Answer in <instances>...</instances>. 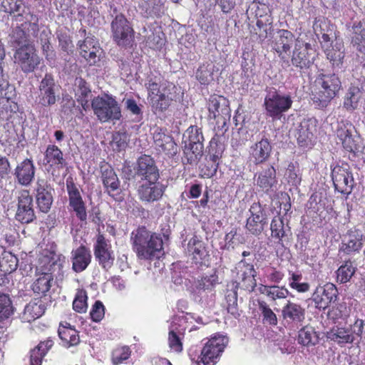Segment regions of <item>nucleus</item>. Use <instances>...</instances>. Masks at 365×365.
<instances>
[{"label": "nucleus", "instance_id": "f257e3e1", "mask_svg": "<svg viewBox=\"0 0 365 365\" xmlns=\"http://www.w3.org/2000/svg\"><path fill=\"white\" fill-rule=\"evenodd\" d=\"M130 241L133 251L140 259L153 260L164 254L163 240L160 235L152 232L145 227H140L131 232Z\"/></svg>", "mask_w": 365, "mask_h": 365}, {"label": "nucleus", "instance_id": "f03ea898", "mask_svg": "<svg viewBox=\"0 0 365 365\" xmlns=\"http://www.w3.org/2000/svg\"><path fill=\"white\" fill-rule=\"evenodd\" d=\"M108 14L112 18L110 29L113 40L119 46H131L134 41V31L130 22L115 4H110Z\"/></svg>", "mask_w": 365, "mask_h": 365}, {"label": "nucleus", "instance_id": "7ed1b4c3", "mask_svg": "<svg viewBox=\"0 0 365 365\" xmlns=\"http://www.w3.org/2000/svg\"><path fill=\"white\" fill-rule=\"evenodd\" d=\"M293 100L290 93H284L274 88L266 91L263 107L264 114L272 120H281L284 113L292 106Z\"/></svg>", "mask_w": 365, "mask_h": 365}, {"label": "nucleus", "instance_id": "20e7f679", "mask_svg": "<svg viewBox=\"0 0 365 365\" xmlns=\"http://www.w3.org/2000/svg\"><path fill=\"white\" fill-rule=\"evenodd\" d=\"M316 82L319 91L314 95L313 101L319 108H326L341 88V82L336 73H321Z\"/></svg>", "mask_w": 365, "mask_h": 365}, {"label": "nucleus", "instance_id": "39448f33", "mask_svg": "<svg viewBox=\"0 0 365 365\" xmlns=\"http://www.w3.org/2000/svg\"><path fill=\"white\" fill-rule=\"evenodd\" d=\"M186 135H187V140H184L183 158L186 160L187 164H195L203 155L204 136L202 129L197 126L191 125L187 129L183 138H186Z\"/></svg>", "mask_w": 365, "mask_h": 365}, {"label": "nucleus", "instance_id": "423d86ee", "mask_svg": "<svg viewBox=\"0 0 365 365\" xmlns=\"http://www.w3.org/2000/svg\"><path fill=\"white\" fill-rule=\"evenodd\" d=\"M94 114L102 123L118 120L121 118V109L115 98L106 94L95 97L91 102Z\"/></svg>", "mask_w": 365, "mask_h": 365}, {"label": "nucleus", "instance_id": "0eeeda50", "mask_svg": "<svg viewBox=\"0 0 365 365\" xmlns=\"http://www.w3.org/2000/svg\"><path fill=\"white\" fill-rule=\"evenodd\" d=\"M59 98V86L55 82L51 73H46L39 84V93L37 97L38 104L43 107L54 105Z\"/></svg>", "mask_w": 365, "mask_h": 365}, {"label": "nucleus", "instance_id": "6e6552de", "mask_svg": "<svg viewBox=\"0 0 365 365\" xmlns=\"http://www.w3.org/2000/svg\"><path fill=\"white\" fill-rule=\"evenodd\" d=\"M331 180L336 191L348 196L355 185L352 172L347 165H336L331 170Z\"/></svg>", "mask_w": 365, "mask_h": 365}, {"label": "nucleus", "instance_id": "1a4fd4ad", "mask_svg": "<svg viewBox=\"0 0 365 365\" xmlns=\"http://www.w3.org/2000/svg\"><path fill=\"white\" fill-rule=\"evenodd\" d=\"M364 235L361 230L354 227L340 235L339 252L351 255L359 252L364 245Z\"/></svg>", "mask_w": 365, "mask_h": 365}, {"label": "nucleus", "instance_id": "9d476101", "mask_svg": "<svg viewBox=\"0 0 365 365\" xmlns=\"http://www.w3.org/2000/svg\"><path fill=\"white\" fill-rule=\"evenodd\" d=\"M249 212L250 216L247 219L245 227L250 234L258 237L268 225L267 214L259 202H254Z\"/></svg>", "mask_w": 365, "mask_h": 365}, {"label": "nucleus", "instance_id": "9b49d317", "mask_svg": "<svg viewBox=\"0 0 365 365\" xmlns=\"http://www.w3.org/2000/svg\"><path fill=\"white\" fill-rule=\"evenodd\" d=\"M34 192L38 212L48 213L53 202L54 189L44 179H38Z\"/></svg>", "mask_w": 365, "mask_h": 365}, {"label": "nucleus", "instance_id": "f8f14e48", "mask_svg": "<svg viewBox=\"0 0 365 365\" xmlns=\"http://www.w3.org/2000/svg\"><path fill=\"white\" fill-rule=\"evenodd\" d=\"M15 219L21 224H29L36 219L34 198L28 190H23L19 192Z\"/></svg>", "mask_w": 365, "mask_h": 365}, {"label": "nucleus", "instance_id": "ddd939ff", "mask_svg": "<svg viewBox=\"0 0 365 365\" xmlns=\"http://www.w3.org/2000/svg\"><path fill=\"white\" fill-rule=\"evenodd\" d=\"M134 170L137 178L140 181H158L160 179V173L155 160L150 155H143L140 156L134 165Z\"/></svg>", "mask_w": 365, "mask_h": 365}, {"label": "nucleus", "instance_id": "4468645a", "mask_svg": "<svg viewBox=\"0 0 365 365\" xmlns=\"http://www.w3.org/2000/svg\"><path fill=\"white\" fill-rule=\"evenodd\" d=\"M338 297V290L332 283H327L324 286H318L307 302H312L314 307L319 310H325L331 302H334Z\"/></svg>", "mask_w": 365, "mask_h": 365}, {"label": "nucleus", "instance_id": "2eb2a0df", "mask_svg": "<svg viewBox=\"0 0 365 365\" xmlns=\"http://www.w3.org/2000/svg\"><path fill=\"white\" fill-rule=\"evenodd\" d=\"M14 57L21 71L26 74L34 72L41 61L34 46L17 48Z\"/></svg>", "mask_w": 365, "mask_h": 365}, {"label": "nucleus", "instance_id": "dca6fc26", "mask_svg": "<svg viewBox=\"0 0 365 365\" xmlns=\"http://www.w3.org/2000/svg\"><path fill=\"white\" fill-rule=\"evenodd\" d=\"M166 187L167 185L158 180L144 182L138 188V195L142 202L153 203L162 198Z\"/></svg>", "mask_w": 365, "mask_h": 365}, {"label": "nucleus", "instance_id": "f3484780", "mask_svg": "<svg viewBox=\"0 0 365 365\" xmlns=\"http://www.w3.org/2000/svg\"><path fill=\"white\" fill-rule=\"evenodd\" d=\"M93 250L96 259L103 269L107 270L113 266L115 259L113 252L102 234L98 235Z\"/></svg>", "mask_w": 365, "mask_h": 365}, {"label": "nucleus", "instance_id": "a211bd4d", "mask_svg": "<svg viewBox=\"0 0 365 365\" xmlns=\"http://www.w3.org/2000/svg\"><path fill=\"white\" fill-rule=\"evenodd\" d=\"M66 190L68 195L69 205L76 212V217L81 221H85L87 218L86 205L78 188L73 182L72 178L66 180Z\"/></svg>", "mask_w": 365, "mask_h": 365}, {"label": "nucleus", "instance_id": "6ab92c4d", "mask_svg": "<svg viewBox=\"0 0 365 365\" xmlns=\"http://www.w3.org/2000/svg\"><path fill=\"white\" fill-rule=\"evenodd\" d=\"M272 146L268 138L263 135L260 140L254 143L249 150L250 160L255 165L267 162L270 158Z\"/></svg>", "mask_w": 365, "mask_h": 365}, {"label": "nucleus", "instance_id": "aec40b11", "mask_svg": "<svg viewBox=\"0 0 365 365\" xmlns=\"http://www.w3.org/2000/svg\"><path fill=\"white\" fill-rule=\"evenodd\" d=\"M36 168L31 159L26 158L18 163L13 173L16 182L21 186H29L34 180Z\"/></svg>", "mask_w": 365, "mask_h": 365}, {"label": "nucleus", "instance_id": "412c9836", "mask_svg": "<svg viewBox=\"0 0 365 365\" xmlns=\"http://www.w3.org/2000/svg\"><path fill=\"white\" fill-rule=\"evenodd\" d=\"M316 127L317 120L315 118H304L300 122L295 134L299 146L307 147L311 144Z\"/></svg>", "mask_w": 365, "mask_h": 365}, {"label": "nucleus", "instance_id": "4be33fe9", "mask_svg": "<svg viewBox=\"0 0 365 365\" xmlns=\"http://www.w3.org/2000/svg\"><path fill=\"white\" fill-rule=\"evenodd\" d=\"M207 107L210 118H218L221 116L228 118L231 113L229 101L222 96H211L208 100Z\"/></svg>", "mask_w": 365, "mask_h": 365}, {"label": "nucleus", "instance_id": "5701e85b", "mask_svg": "<svg viewBox=\"0 0 365 365\" xmlns=\"http://www.w3.org/2000/svg\"><path fill=\"white\" fill-rule=\"evenodd\" d=\"M292 64L301 69L307 70L314 63L313 53L309 52V44L305 46L296 45L292 56Z\"/></svg>", "mask_w": 365, "mask_h": 365}, {"label": "nucleus", "instance_id": "b1692460", "mask_svg": "<svg viewBox=\"0 0 365 365\" xmlns=\"http://www.w3.org/2000/svg\"><path fill=\"white\" fill-rule=\"evenodd\" d=\"M354 130V127L351 123H342L336 129V135L344 148L351 153H356L359 149L356 140L352 134Z\"/></svg>", "mask_w": 365, "mask_h": 365}, {"label": "nucleus", "instance_id": "393cba45", "mask_svg": "<svg viewBox=\"0 0 365 365\" xmlns=\"http://www.w3.org/2000/svg\"><path fill=\"white\" fill-rule=\"evenodd\" d=\"M277 184L276 170L273 165H268L259 172L256 185L265 193L274 191Z\"/></svg>", "mask_w": 365, "mask_h": 365}, {"label": "nucleus", "instance_id": "a878e982", "mask_svg": "<svg viewBox=\"0 0 365 365\" xmlns=\"http://www.w3.org/2000/svg\"><path fill=\"white\" fill-rule=\"evenodd\" d=\"M153 140L155 146L160 151L163 152L169 156L175 155L178 152V145L173 140V138L165 133L162 130H156L153 133Z\"/></svg>", "mask_w": 365, "mask_h": 365}, {"label": "nucleus", "instance_id": "bb28decb", "mask_svg": "<svg viewBox=\"0 0 365 365\" xmlns=\"http://www.w3.org/2000/svg\"><path fill=\"white\" fill-rule=\"evenodd\" d=\"M277 33L278 36L275 38L274 48L279 54V56L281 57V59L289 65L288 59L282 56V52L287 53L289 51L294 41V36L288 30H279Z\"/></svg>", "mask_w": 365, "mask_h": 365}, {"label": "nucleus", "instance_id": "cd10ccee", "mask_svg": "<svg viewBox=\"0 0 365 365\" xmlns=\"http://www.w3.org/2000/svg\"><path fill=\"white\" fill-rule=\"evenodd\" d=\"M139 9L141 15L146 19L160 17L165 11L163 0H141Z\"/></svg>", "mask_w": 365, "mask_h": 365}, {"label": "nucleus", "instance_id": "c85d7f7f", "mask_svg": "<svg viewBox=\"0 0 365 365\" xmlns=\"http://www.w3.org/2000/svg\"><path fill=\"white\" fill-rule=\"evenodd\" d=\"M224 345L217 341V339H212L209 340L203 347L201 351V361L204 364L210 363H216V359L224 351Z\"/></svg>", "mask_w": 365, "mask_h": 365}, {"label": "nucleus", "instance_id": "c756f323", "mask_svg": "<svg viewBox=\"0 0 365 365\" xmlns=\"http://www.w3.org/2000/svg\"><path fill=\"white\" fill-rule=\"evenodd\" d=\"M305 309L300 304L288 301L282 307V315L288 322L302 323L305 319Z\"/></svg>", "mask_w": 365, "mask_h": 365}, {"label": "nucleus", "instance_id": "7c9ffc66", "mask_svg": "<svg viewBox=\"0 0 365 365\" xmlns=\"http://www.w3.org/2000/svg\"><path fill=\"white\" fill-rule=\"evenodd\" d=\"M72 268L76 272L85 270L91 261V255L89 249L81 245L72 252Z\"/></svg>", "mask_w": 365, "mask_h": 365}, {"label": "nucleus", "instance_id": "2f4dec72", "mask_svg": "<svg viewBox=\"0 0 365 365\" xmlns=\"http://www.w3.org/2000/svg\"><path fill=\"white\" fill-rule=\"evenodd\" d=\"M351 38V43L356 51L365 57V21L353 25Z\"/></svg>", "mask_w": 365, "mask_h": 365}, {"label": "nucleus", "instance_id": "473e14b6", "mask_svg": "<svg viewBox=\"0 0 365 365\" xmlns=\"http://www.w3.org/2000/svg\"><path fill=\"white\" fill-rule=\"evenodd\" d=\"M44 160L46 161V164L57 169L63 168L67 165L63 158V152L55 145H48L47 146Z\"/></svg>", "mask_w": 365, "mask_h": 365}, {"label": "nucleus", "instance_id": "72a5a7b5", "mask_svg": "<svg viewBox=\"0 0 365 365\" xmlns=\"http://www.w3.org/2000/svg\"><path fill=\"white\" fill-rule=\"evenodd\" d=\"M324 51L327 59L329 60L334 67H340L342 65L344 58V47L342 39L336 38L334 44Z\"/></svg>", "mask_w": 365, "mask_h": 365}, {"label": "nucleus", "instance_id": "f704fd0d", "mask_svg": "<svg viewBox=\"0 0 365 365\" xmlns=\"http://www.w3.org/2000/svg\"><path fill=\"white\" fill-rule=\"evenodd\" d=\"M327 337L339 345L351 344L355 340L354 335L350 329L339 327H334L328 331Z\"/></svg>", "mask_w": 365, "mask_h": 365}, {"label": "nucleus", "instance_id": "c9c22d12", "mask_svg": "<svg viewBox=\"0 0 365 365\" xmlns=\"http://www.w3.org/2000/svg\"><path fill=\"white\" fill-rule=\"evenodd\" d=\"M173 100V94L165 90L160 95L151 96L150 104L153 112L155 114L163 113L170 107Z\"/></svg>", "mask_w": 365, "mask_h": 365}, {"label": "nucleus", "instance_id": "e433bc0d", "mask_svg": "<svg viewBox=\"0 0 365 365\" xmlns=\"http://www.w3.org/2000/svg\"><path fill=\"white\" fill-rule=\"evenodd\" d=\"M53 345V341L48 339L44 341H41L36 346L31 349L29 352L30 365H41L43 358L46 355Z\"/></svg>", "mask_w": 365, "mask_h": 365}, {"label": "nucleus", "instance_id": "4c0bfd02", "mask_svg": "<svg viewBox=\"0 0 365 365\" xmlns=\"http://www.w3.org/2000/svg\"><path fill=\"white\" fill-rule=\"evenodd\" d=\"M298 343L304 346H312L319 341V334L312 326H305L298 332Z\"/></svg>", "mask_w": 365, "mask_h": 365}, {"label": "nucleus", "instance_id": "58836bf2", "mask_svg": "<svg viewBox=\"0 0 365 365\" xmlns=\"http://www.w3.org/2000/svg\"><path fill=\"white\" fill-rule=\"evenodd\" d=\"M68 326H61L58 328V333L60 339L63 341V345L66 347L76 346L80 342V338L78 331L71 328V325L66 323Z\"/></svg>", "mask_w": 365, "mask_h": 365}, {"label": "nucleus", "instance_id": "ea45409f", "mask_svg": "<svg viewBox=\"0 0 365 365\" xmlns=\"http://www.w3.org/2000/svg\"><path fill=\"white\" fill-rule=\"evenodd\" d=\"M362 91L359 86L351 85L344 96V107L349 111L356 110L362 98Z\"/></svg>", "mask_w": 365, "mask_h": 365}, {"label": "nucleus", "instance_id": "a19ab883", "mask_svg": "<svg viewBox=\"0 0 365 365\" xmlns=\"http://www.w3.org/2000/svg\"><path fill=\"white\" fill-rule=\"evenodd\" d=\"M188 250L192 252L193 262L196 264H202V260L207 256L204 243L196 237L189 241Z\"/></svg>", "mask_w": 365, "mask_h": 365}, {"label": "nucleus", "instance_id": "79ce46f5", "mask_svg": "<svg viewBox=\"0 0 365 365\" xmlns=\"http://www.w3.org/2000/svg\"><path fill=\"white\" fill-rule=\"evenodd\" d=\"M46 310L45 303L41 299L30 302L24 308V315L30 321L41 317Z\"/></svg>", "mask_w": 365, "mask_h": 365}, {"label": "nucleus", "instance_id": "37998d69", "mask_svg": "<svg viewBox=\"0 0 365 365\" xmlns=\"http://www.w3.org/2000/svg\"><path fill=\"white\" fill-rule=\"evenodd\" d=\"M224 150L225 145L220 142L219 137L216 135L210 142L209 154L208 156L205 158V160L219 165L220 160L222 156Z\"/></svg>", "mask_w": 365, "mask_h": 365}, {"label": "nucleus", "instance_id": "c03bdc74", "mask_svg": "<svg viewBox=\"0 0 365 365\" xmlns=\"http://www.w3.org/2000/svg\"><path fill=\"white\" fill-rule=\"evenodd\" d=\"M101 178L103 184L108 190V194L119 189L120 180L113 169L110 168L103 170Z\"/></svg>", "mask_w": 365, "mask_h": 365}, {"label": "nucleus", "instance_id": "a18cd8bd", "mask_svg": "<svg viewBox=\"0 0 365 365\" xmlns=\"http://www.w3.org/2000/svg\"><path fill=\"white\" fill-rule=\"evenodd\" d=\"M53 280L51 273H44L32 284L31 289L34 293L46 296V293L51 289Z\"/></svg>", "mask_w": 365, "mask_h": 365}, {"label": "nucleus", "instance_id": "49530a36", "mask_svg": "<svg viewBox=\"0 0 365 365\" xmlns=\"http://www.w3.org/2000/svg\"><path fill=\"white\" fill-rule=\"evenodd\" d=\"M1 10L10 15L22 16L25 12L24 0H1Z\"/></svg>", "mask_w": 365, "mask_h": 365}, {"label": "nucleus", "instance_id": "de8ad7c7", "mask_svg": "<svg viewBox=\"0 0 365 365\" xmlns=\"http://www.w3.org/2000/svg\"><path fill=\"white\" fill-rule=\"evenodd\" d=\"M215 67L212 62H206L197 68L195 76L201 84H208L213 80Z\"/></svg>", "mask_w": 365, "mask_h": 365}, {"label": "nucleus", "instance_id": "09e8293b", "mask_svg": "<svg viewBox=\"0 0 365 365\" xmlns=\"http://www.w3.org/2000/svg\"><path fill=\"white\" fill-rule=\"evenodd\" d=\"M11 43L13 47L17 48H24L29 46H33L29 43V35L24 31V29L16 27L11 36Z\"/></svg>", "mask_w": 365, "mask_h": 365}, {"label": "nucleus", "instance_id": "8fccbe9b", "mask_svg": "<svg viewBox=\"0 0 365 365\" xmlns=\"http://www.w3.org/2000/svg\"><path fill=\"white\" fill-rule=\"evenodd\" d=\"M14 307L9 294L0 292V323L8 319L14 312Z\"/></svg>", "mask_w": 365, "mask_h": 365}, {"label": "nucleus", "instance_id": "3c124183", "mask_svg": "<svg viewBox=\"0 0 365 365\" xmlns=\"http://www.w3.org/2000/svg\"><path fill=\"white\" fill-rule=\"evenodd\" d=\"M18 258L11 252H4L0 258V270L4 273H11L18 267Z\"/></svg>", "mask_w": 365, "mask_h": 365}, {"label": "nucleus", "instance_id": "603ef678", "mask_svg": "<svg viewBox=\"0 0 365 365\" xmlns=\"http://www.w3.org/2000/svg\"><path fill=\"white\" fill-rule=\"evenodd\" d=\"M256 26L259 29V37L261 39H265L270 37L272 35V19L270 16H261L257 19Z\"/></svg>", "mask_w": 365, "mask_h": 365}, {"label": "nucleus", "instance_id": "864d4df0", "mask_svg": "<svg viewBox=\"0 0 365 365\" xmlns=\"http://www.w3.org/2000/svg\"><path fill=\"white\" fill-rule=\"evenodd\" d=\"M355 271L356 268L352 262L350 260L346 261L336 271L337 281L341 284L346 283L351 279Z\"/></svg>", "mask_w": 365, "mask_h": 365}, {"label": "nucleus", "instance_id": "5fc2aeb1", "mask_svg": "<svg viewBox=\"0 0 365 365\" xmlns=\"http://www.w3.org/2000/svg\"><path fill=\"white\" fill-rule=\"evenodd\" d=\"M327 26L328 24L326 21L323 22L322 24L320 25L322 36L319 41L324 51L331 47L334 44L336 38H338L336 37V32L332 29H328L327 33L322 32L325 30L324 27L327 28Z\"/></svg>", "mask_w": 365, "mask_h": 365}, {"label": "nucleus", "instance_id": "6e6d98bb", "mask_svg": "<svg viewBox=\"0 0 365 365\" xmlns=\"http://www.w3.org/2000/svg\"><path fill=\"white\" fill-rule=\"evenodd\" d=\"M259 309L263 317V322L274 326L277 324V317L274 312L269 308L267 304L264 301L258 302Z\"/></svg>", "mask_w": 365, "mask_h": 365}, {"label": "nucleus", "instance_id": "4d7b16f0", "mask_svg": "<svg viewBox=\"0 0 365 365\" xmlns=\"http://www.w3.org/2000/svg\"><path fill=\"white\" fill-rule=\"evenodd\" d=\"M236 269L237 270V274L239 280L249 276L257 275L254 265L247 262L245 259H242L237 263Z\"/></svg>", "mask_w": 365, "mask_h": 365}, {"label": "nucleus", "instance_id": "13d9d810", "mask_svg": "<svg viewBox=\"0 0 365 365\" xmlns=\"http://www.w3.org/2000/svg\"><path fill=\"white\" fill-rule=\"evenodd\" d=\"M302 275L301 274L292 273L289 279V285L298 292L304 293L309 290L310 285L307 282H302Z\"/></svg>", "mask_w": 365, "mask_h": 365}, {"label": "nucleus", "instance_id": "bf43d9fd", "mask_svg": "<svg viewBox=\"0 0 365 365\" xmlns=\"http://www.w3.org/2000/svg\"><path fill=\"white\" fill-rule=\"evenodd\" d=\"M75 93L76 99L88 98L91 95V88L88 83L82 78H76L75 79Z\"/></svg>", "mask_w": 365, "mask_h": 365}, {"label": "nucleus", "instance_id": "052dcab7", "mask_svg": "<svg viewBox=\"0 0 365 365\" xmlns=\"http://www.w3.org/2000/svg\"><path fill=\"white\" fill-rule=\"evenodd\" d=\"M272 236L274 238L282 240L285 236L284 221L280 217H274L270 224Z\"/></svg>", "mask_w": 365, "mask_h": 365}, {"label": "nucleus", "instance_id": "680f3d73", "mask_svg": "<svg viewBox=\"0 0 365 365\" xmlns=\"http://www.w3.org/2000/svg\"><path fill=\"white\" fill-rule=\"evenodd\" d=\"M218 277L215 273L210 275L202 277L199 279L196 284V288L198 290H209L211 289L216 284H217Z\"/></svg>", "mask_w": 365, "mask_h": 365}, {"label": "nucleus", "instance_id": "e2e57ef3", "mask_svg": "<svg viewBox=\"0 0 365 365\" xmlns=\"http://www.w3.org/2000/svg\"><path fill=\"white\" fill-rule=\"evenodd\" d=\"M125 108L135 115V120L139 122L143 118V111L140 106L133 98L124 99Z\"/></svg>", "mask_w": 365, "mask_h": 365}, {"label": "nucleus", "instance_id": "0e129e2a", "mask_svg": "<svg viewBox=\"0 0 365 365\" xmlns=\"http://www.w3.org/2000/svg\"><path fill=\"white\" fill-rule=\"evenodd\" d=\"M73 309L79 313H84L87 309V294L84 291H80L77 293L73 302Z\"/></svg>", "mask_w": 365, "mask_h": 365}, {"label": "nucleus", "instance_id": "69168bd1", "mask_svg": "<svg viewBox=\"0 0 365 365\" xmlns=\"http://www.w3.org/2000/svg\"><path fill=\"white\" fill-rule=\"evenodd\" d=\"M226 301L227 304V312L234 317L239 316L237 308V293L235 290H231L226 295Z\"/></svg>", "mask_w": 365, "mask_h": 365}, {"label": "nucleus", "instance_id": "338daca9", "mask_svg": "<svg viewBox=\"0 0 365 365\" xmlns=\"http://www.w3.org/2000/svg\"><path fill=\"white\" fill-rule=\"evenodd\" d=\"M299 169L298 166H295L293 163L289 164L285 173V176L289 183L295 186L300 183L301 177L299 176Z\"/></svg>", "mask_w": 365, "mask_h": 365}, {"label": "nucleus", "instance_id": "774afa93", "mask_svg": "<svg viewBox=\"0 0 365 365\" xmlns=\"http://www.w3.org/2000/svg\"><path fill=\"white\" fill-rule=\"evenodd\" d=\"M102 54L103 50L98 46L92 48L91 51L88 50L87 53H83L81 56L86 60L90 66H94L100 61Z\"/></svg>", "mask_w": 365, "mask_h": 365}]
</instances>
